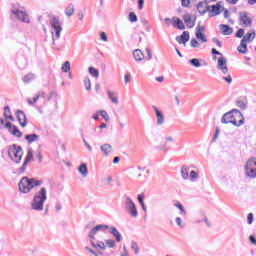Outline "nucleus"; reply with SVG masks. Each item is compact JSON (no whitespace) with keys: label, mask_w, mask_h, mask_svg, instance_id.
I'll list each match as a JSON object with an SVG mask.
<instances>
[{"label":"nucleus","mask_w":256,"mask_h":256,"mask_svg":"<svg viewBox=\"0 0 256 256\" xmlns=\"http://www.w3.org/2000/svg\"><path fill=\"white\" fill-rule=\"evenodd\" d=\"M221 123H223V125L231 123L234 127H241V125H244L245 123V117L239 109L234 108L223 114Z\"/></svg>","instance_id":"nucleus-1"},{"label":"nucleus","mask_w":256,"mask_h":256,"mask_svg":"<svg viewBox=\"0 0 256 256\" xmlns=\"http://www.w3.org/2000/svg\"><path fill=\"white\" fill-rule=\"evenodd\" d=\"M41 185H43V180L24 176L18 183V189L20 193L27 195V193H31L35 187H41Z\"/></svg>","instance_id":"nucleus-2"},{"label":"nucleus","mask_w":256,"mask_h":256,"mask_svg":"<svg viewBox=\"0 0 256 256\" xmlns=\"http://www.w3.org/2000/svg\"><path fill=\"white\" fill-rule=\"evenodd\" d=\"M47 201V188L42 187L39 191L35 192L33 199L30 203L32 211H43Z\"/></svg>","instance_id":"nucleus-3"},{"label":"nucleus","mask_w":256,"mask_h":256,"mask_svg":"<svg viewBox=\"0 0 256 256\" xmlns=\"http://www.w3.org/2000/svg\"><path fill=\"white\" fill-rule=\"evenodd\" d=\"M8 157L13 161V163H16V165H19L21 163V159H23V147L12 144L8 148Z\"/></svg>","instance_id":"nucleus-4"},{"label":"nucleus","mask_w":256,"mask_h":256,"mask_svg":"<svg viewBox=\"0 0 256 256\" xmlns=\"http://www.w3.org/2000/svg\"><path fill=\"white\" fill-rule=\"evenodd\" d=\"M255 32H248L245 36H243L240 41V45L238 46V52L242 55H246L247 53V43H251L255 39Z\"/></svg>","instance_id":"nucleus-5"},{"label":"nucleus","mask_w":256,"mask_h":256,"mask_svg":"<svg viewBox=\"0 0 256 256\" xmlns=\"http://www.w3.org/2000/svg\"><path fill=\"white\" fill-rule=\"evenodd\" d=\"M124 209L134 218L139 217V212L137 211V206L135 205V202H133V199L131 197L126 196L125 202H124Z\"/></svg>","instance_id":"nucleus-6"},{"label":"nucleus","mask_w":256,"mask_h":256,"mask_svg":"<svg viewBox=\"0 0 256 256\" xmlns=\"http://www.w3.org/2000/svg\"><path fill=\"white\" fill-rule=\"evenodd\" d=\"M245 174L247 177H250V179H256V158L252 157L244 166Z\"/></svg>","instance_id":"nucleus-7"},{"label":"nucleus","mask_w":256,"mask_h":256,"mask_svg":"<svg viewBox=\"0 0 256 256\" xmlns=\"http://www.w3.org/2000/svg\"><path fill=\"white\" fill-rule=\"evenodd\" d=\"M12 7L13 9L10 10V13L12 15H15L18 21H22V23H31V20L29 19V15H27V12L15 8V4H13Z\"/></svg>","instance_id":"nucleus-8"},{"label":"nucleus","mask_w":256,"mask_h":256,"mask_svg":"<svg viewBox=\"0 0 256 256\" xmlns=\"http://www.w3.org/2000/svg\"><path fill=\"white\" fill-rule=\"evenodd\" d=\"M240 25L243 27H251L253 25V19L249 17V12L241 11L238 13Z\"/></svg>","instance_id":"nucleus-9"},{"label":"nucleus","mask_w":256,"mask_h":256,"mask_svg":"<svg viewBox=\"0 0 256 256\" xmlns=\"http://www.w3.org/2000/svg\"><path fill=\"white\" fill-rule=\"evenodd\" d=\"M50 25L52 29H54L56 39H60L61 31H63V27H61V22H59V17H53L50 20Z\"/></svg>","instance_id":"nucleus-10"},{"label":"nucleus","mask_w":256,"mask_h":256,"mask_svg":"<svg viewBox=\"0 0 256 256\" xmlns=\"http://www.w3.org/2000/svg\"><path fill=\"white\" fill-rule=\"evenodd\" d=\"M5 129H8V132L14 137H17L18 139H21V137H23V132H21V130H19V127L11 122L5 123Z\"/></svg>","instance_id":"nucleus-11"},{"label":"nucleus","mask_w":256,"mask_h":256,"mask_svg":"<svg viewBox=\"0 0 256 256\" xmlns=\"http://www.w3.org/2000/svg\"><path fill=\"white\" fill-rule=\"evenodd\" d=\"M33 159H34L33 150L28 149L26 157L24 159V162H23L22 166L18 169L19 175H23V173H25V169H27V165H29V163H31V161H33Z\"/></svg>","instance_id":"nucleus-12"},{"label":"nucleus","mask_w":256,"mask_h":256,"mask_svg":"<svg viewBox=\"0 0 256 256\" xmlns=\"http://www.w3.org/2000/svg\"><path fill=\"white\" fill-rule=\"evenodd\" d=\"M196 9L200 15H205V13H209V15L211 14V6H209V2L207 0L200 1L197 4Z\"/></svg>","instance_id":"nucleus-13"},{"label":"nucleus","mask_w":256,"mask_h":256,"mask_svg":"<svg viewBox=\"0 0 256 256\" xmlns=\"http://www.w3.org/2000/svg\"><path fill=\"white\" fill-rule=\"evenodd\" d=\"M217 69L219 71H222L224 75H227V73H229V68L227 67V59L225 57L221 56L218 58Z\"/></svg>","instance_id":"nucleus-14"},{"label":"nucleus","mask_w":256,"mask_h":256,"mask_svg":"<svg viewBox=\"0 0 256 256\" xmlns=\"http://www.w3.org/2000/svg\"><path fill=\"white\" fill-rule=\"evenodd\" d=\"M16 118L20 127H27V115H25V112L23 110H16Z\"/></svg>","instance_id":"nucleus-15"},{"label":"nucleus","mask_w":256,"mask_h":256,"mask_svg":"<svg viewBox=\"0 0 256 256\" xmlns=\"http://www.w3.org/2000/svg\"><path fill=\"white\" fill-rule=\"evenodd\" d=\"M182 19L188 29H193V27H195V21H197V17L194 16L193 19V17H191V14L186 13L182 16Z\"/></svg>","instance_id":"nucleus-16"},{"label":"nucleus","mask_w":256,"mask_h":256,"mask_svg":"<svg viewBox=\"0 0 256 256\" xmlns=\"http://www.w3.org/2000/svg\"><path fill=\"white\" fill-rule=\"evenodd\" d=\"M152 109L156 115V125L161 126L163 125V123H165V115H163V112H161V110H159V108H157V106L153 105Z\"/></svg>","instance_id":"nucleus-17"},{"label":"nucleus","mask_w":256,"mask_h":256,"mask_svg":"<svg viewBox=\"0 0 256 256\" xmlns=\"http://www.w3.org/2000/svg\"><path fill=\"white\" fill-rule=\"evenodd\" d=\"M205 26H197L196 27V38L201 41L202 43H207V37L205 36Z\"/></svg>","instance_id":"nucleus-18"},{"label":"nucleus","mask_w":256,"mask_h":256,"mask_svg":"<svg viewBox=\"0 0 256 256\" xmlns=\"http://www.w3.org/2000/svg\"><path fill=\"white\" fill-rule=\"evenodd\" d=\"M109 233L113 235L117 243H121L123 241V236L121 235V232L117 230L115 226H112L109 228Z\"/></svg>","instance_id":"nucleus-19"},{"label":"nucleus","mask_w":256,"mask_h":256,"mask_svg":"<svg viewBox=\"0 0 256 256\" xmlns=\"http://www.w3.org/2000/svg\"><path fill=\"white\" fill-rule=\"evenodd\" d=\"M190 39L189 31H184L180 36H176V41L179 45H185Z\"/></svg>","instance_id":"nucleus-20"},{"label":"nucleus","mask_w":256,"mask_h":256,"mask_svg":"<svg viewBox=\"0 0 256 256\" xmlns=\"http://www.w3.org/2000/svg\"><path fill=\"white\" fill-rule=\"evenodd\" d=\"M217 15H221V3L219 2L211 6L209 17H217Z\"/></svg>","instance_id":"nucleus-21"},{"label":"nucleus","mask_w":256,"mask_h":256,"mask_svg":"<svg viewBox=\"0 0 256 256\" xmlns=\"http://www.w3.org/2000/svg\"><path fill=\"white\" fill-rule=\"evenodd\" d=\"M100 150L102 151L104 157H109V154L113 151V146L109 143H105L100 146Z\"/></svg>","instance_id":"nucleus-22"},{"label":"nucleus","mask_w":256,"mask_h":256,"mask_svg":"<svg viewBox=\"0 0 256 256\" xmlns=\"http://www.w3.org/2000/svg\"><path fill=\"white\" fill-rule=\"evenodd\" d=\"M220 30L223 35H233V28L227 24H220Z\"/></svg>","instance_id":"nucleus-23"},{"label":"nucleus","mask_w":256,"mask_h":256,"mask_svg":"<svg viewBox=\"0 0 256 256\" xmlns=\"http://www.w3.org/2000/svg\"><path fill=\"white\" fill-rule=\"evenodd\" d=\"M25 141H27L28 145H31V143H35V141H39V135L33 133V134H27L24 137Z\"/></svg>","instance_id":"nucleus-24"},{"label":"nucleus","mask_w":256,"mask_h":256,"mask_svg":"<svg viewBox=\"0 0 256 256\" xmlns=\"http://www.w3.org/2000/svg\"><path fill=\"white\" fill-rule=\"evenodd\" d=\"M133 57L135 61H143L145 59V54H143V51L141 49H136L133 51Z\"/></svg>","instance_id":"nucleus-25"},{"label":"nucleus","mask_w":256,"mask_h":256,"mask_svg":"<svg viewBox=\"0 0 256 256\" xmlns=\"http://www.w3.org/2000/svg\"><path fill=\"white\" fill-rule=\"evenodd\" d=\"M172 26L176 29H179L180 31H183L185 29V23H183V20H181V18H176L172 22Z\"/></svg>","instance_id":"nucleus-26"},{"label":"nucleus","mask_w":256,"mask_h":256,"mask_svg":"<svg viewBox=\"0 0 256 256\" xmlns=\"http://www.w3.org/2000/svg\"><path fill=\"white\" fill-rule=\"evenodd\" d=\"M90 245L94 249H102V251H105V249H107V246L105 245V242H103V241H98L97 243H95L93 240H90Z\"/></svg>","instance_id":"nucleus-27"},{"label":"nucleus","mask_w":256,"mask_h":256,"mask_svg":"<svg viewBox=\"0 0 256 256\" xmlns=\"http://www.w3.org/2000/svg\"><path fill=\"white\" fill-rule=\"evenodd\" d=\"M78 171L82 175V177H87V175H89V169L87 168V164H85V163H82L78 167Z\"/></svg>","instance_id":"nucleus-28"},{"label":"nucleus","mask_w":256,"mask_h":256,"mask_svg":"<svg viewBox=\"0 0 256 256\" xmlns=\"http://www.w3.org/2000/svg\"><path fill=\"white\" fill-rule=\"evenodd\" d=\"M107 95H108V99H110L111 102L114 103V105H119V98L115 96L116 95L115 92L108 90Z\"/></svg>","instance_id":"nucleus-29"},{"label":"nucleus","mask_w":256,"mask_h":256,"mask_svg":"<svg viewBox=\"0 0 256 256\" xmlns=\"http://www.w3.org/2000/svg\"><path fill=\"white\" fill-rule=\"evenodd\" d=\"M3 115L6 120L9 119V121H15V118L13 117V115H11V108L9 106L4 107Z\"/></svg>","instance_id":"nucleus-30"},{"label":"nucleus","mask_w":256,"mask_h":256,"mask_svg":"<svg viewBox=\"0 0 256 256\" xmlns=\"http://www.w3.org/2000/svg\"><path fill=\"white\" fill-rule=\"evenodd\" d=\"M19 69H25L27 67V59L25 57H20L16 61Z\"/></svg>","instance_id":"nucleus-31"},{"label":"nucleus","mask_w":256,"mask_h":256,"mask_svg":"<svg viewBox=\"0 0 256 256\" xmlns=\"http://www.w3.org/2000/svg\"><path fill=\"white\" fill-rule=\"evenodd\" d=\"M23 83L29 84L32 81H35V74L33 73H29L26 74L23 78H22Z\"/></svg>","instance_id":"nucleus-32"},{"label":"nucleus","mask_w":256,"mask_h":256,"mask_svg":"<svg viewBox=\"0 0 256 256\" xmlns=\"http://www.w3.org/2000/svg\"><path fill=\"white\" fill-rule=\"evenodd\" d=\"M73 13H75V6H73V4H68L65 9V15H67V17H73Z\"/></svg>","instance_id":"nucleus-33"},{"label":"nucleus","mask_w":256,"mask_h":256,"mask_svg":"<svg viewBox=\"0 0 256 256\" xmlns=\"http://www.w3.org/2000/svg\"><path fill=\"white\" fill-rule=\"evenodd\" d=\"M181 176L184 181H187V179H189V168H187V166H182Z\"/></svg>","instance_id":"nucleus-34"},{"label":"nucleus","mask_w":256,"mask_h":256,"mask_svg":"<svg viewBox=\"0 0 256 256\" xmlns=\"http://www.w3.org/2000/svg\"><path fill=\"white\" fill-rule=\"evenodd\" d=\"M88 71L92 77H95L96 79L99 78V70L93 66H90L88 68Z\"/></svg>","instance_id":"nucleus-35"},{"label":"nucleus","mask_w":256,"mask_h":256,"mask_svg":"<svg viewBox=\"0 0 256 256\" xmlns=\"http://www.w3.org/2000/svg\"><path fill=\"white\" fill-rule=\"evenodd\" d=\"M236 107H239V109H242V111H245V109H247V102L243 101V100H236Z\"/></svg>","instance_id":"nucleus-36"},{"label":"nucleus","mask_w":256,"mask_h":256,"mask_svg":"<svg viewBox=\"0 0 256 256\" xmlns=\"http://www.w3.org/2000/svg\"><path fill=\"white\" fill-rule=\"evenodd\" d=\"M189 63L190 65H192V67H196V68L201 67V60H199V58L190 59Z\"/></svg>","instance_id":"nucleus-37"},{"label":"nucleus","mask_w":256,"mask_h":256,"mask_svg":"<svg viewBox=\"0 0 256 256\" xmlns=\"http://www.w3.org/2000/svg\"><path fill=\"white\" fill-rule=\"evenodd\" d=\"M95 227L98 232L102 231L103 233H105L107 229H110L109 225H106V224H98Z\"/></svg>","instance_id":"nucleus-38"},{"label":"nucleus","mask_w":256,"mask_h":256,"mask_svg":"<svg viewBox=\"0 0 256 256\" xmlns=\"http://www.w3.org/2000/svg\"><path fill=\"white\" fill-rule=\"evenodd\" d=\"M97 233H99V232H98L97 228L94 226V227L90 230V233L88 234V237H89L90 241L95 240V235H97Z\"/></svg>","instance_id":"nucleus-39"},{"label":"nucleus","mask_w":256,"mask_h":256,"mask_svg":"<svg viewBox=\"0 0 256 256\" xmlns=\"http://www.w3.org/2000/svg\"><path fill=\"white\" fill-rule=\"evenodd\" d=\"M81 137L85 147L88 149L90 153H93V147H91L89 142H87V140L85 139V134L81 133Z\"/></svg>","instance_id":"nucleus-40"},{"label":"nucleus","mask_w":256,"mask_h":256,"mask_svg":"<svg viewBox=\"0 0 256 256\" xmlns=\"http://www.w3.org/2000/svg\"><path fill=\"white\" fill-rule=\"evenodd\" d=\"M62 71L64 73H69L71 71V63L69 61L64 62L62 65Z\"/></svg>","instance_id":"nucleus-41"},{"label":"nucleus","mask_w":256,"mask_h":256,"mask_svg":"<svg viewBox=\"0 0 256 256\" xmlns=\"http://www.w3.org/2000/svg\"><path fill=\"white\" fill-rule=\"evenodd\" d=\"M128 20L130 21V23H137V14H135V12H130L128 15Z\"/></svg>","instance_id":"nucleus-42"},{"label":"nucleus","mask_w":256,"mask_h":256,"mask_svg":"<svg viewBox=\"0 0 256 256\" xmlns=\"http://www.w3.org/2000/svg\"><path fill=\"white\" fill-rule=\"evenodd\" d=\"M197 179H199V173H197L195 170H192L190 172V181H192V183H195Z\"/></svg>","instance_id":"nucleus-43"},{"label":"nucleus","mask_w":256,"mask_h":256,"mask_svg":"<svg viewBox=\"0 0 256 256\" xmlns=\"http://www.w3.org/2000/svg\"><path fill=\"white\" fill-rule=\"evenodd\" d=\"M175 207H177V209H179L180 215H186L187 214V211H185V207H183V204H181V202H177L175 204Z\"/></svg>","instance_id":"nucleus-44"},{"label":"nucleus","mask_w":256,"mask_h":256,"mask_svg":"<svg viewBox=\"0 0 256 256\" xmlns=\"http://www.w3.org/2000/svg\"><path fill=\"white\" fill-rule=\"evenodd\" d=\"M84 86L86 91H91V79L89 77L84 78Z\"/></svg>","instance_id":"nucleus-45"},{"label":"nucleus","mask_w":256,"mask_h":256,"mask_svg":"<svg viewBox=\"0 0 256 256\" xmlns=\"http://www.w3.org/2000/svg\"><path fill=\"white\" fill-rule=\"evenodd\" d=\"M131 249L134 251L135 255H139V245L137 244V242H131Z\"/></svg>","instance_id":"nucleus-46"},{"label":"nucleus","mask_w":256,"mask_h":256,"mask_svg":"<svg viewBox=\"0 0 256 256\" xmlns=\"http://www.w3.org/2000/svg\"><path fill=\"white\" fill-rule=\"evenodd\" d=\"M85 250L89 251V253H91L94 256H103V252L101 251L95 252V250L89 248L88 246L85 247Z\"/></svg>","instance_id":"nucleus-47"},{"label":"nucleus","mask_w":256,"mask_h":256,"mask_svg":"<svg viewBox=\"0 0 256 256\" xmlns=\"http://www.w3.org/2000/svg\"><path fill=\"white\" fill-rule=\"evenodd\" d=\"M40 97H41V95H35V97H33V100L28 98L27 99L28 105H35V103H37V101H39Z\"/></svg>","instance_id":"nucleus-48"},{"label":"nucleus","mask_w":256,"mask_h":256,"mask_svg":"<svg viewBox=\"0 0 256 256\" xmlns=\"http://www.w3.org/2000/svg\"><path fill=\"white\" fill-rule=\"evenodd\" d=\"M105 243L107 245V247H109V249H113L115 248V240L113 239H108V240H105Z\"/></svg>","instance_id":"nucleus-49"},{"label":"nucleus","mask_w":256,"mask_h":256,"mask_svg":"<svg viewBox=\"0 0 256 256\" xmlns=\"http://www.w3.org/2000/svg\"><path fill=\"white\" fill-rule=\"evenodd\" d=\"M243 35H245V29L239 28L235 34V37L241 39L242 37H244Z\"/></svg>","instance_id":"nucleus-50"},{"label":"nucleus","mask_w":256,"mask_h":256,"mask_svg":"<svg viewBox=\"0 0 256 256\" xmlns=\"http://www.w3.org/2000/svg\"><path fill=\"white\" fill-rule=\"evenodd\" d=\"M190 47H193V48L201 47V44H199V41H197V39L193 38L190 41Z\"/></svg>","instance_id":"nucleus-51"},{"label":"nucleus","mask_w":256,"mask_h":256,"mask_svg":"<svg viewBox=\"0 0 256 256\" xmlns=\"http://www.w3.org/2000/svg\"><path fill=\"white\" fill-rule=\"evenodd\" d=\"M181 6L189 9L191 7V0H181Z\"/></svg>","instance_id":"nucleus-52"},{"label":"nucleus","mask_w":256,"mask_h":256,"mask_svg":"<svg viewBox=\"0 0 256 256\" xmlns=\"http://www.w3.org/2000/svg\"><path fill=\"white\" fill-rule=\"evenodd\" d=\"M99 113H100L101 117H103V119L105 121H109V114H107V111L101 110Z\"/></svg>","instance_id":"nucleus-53"},{"label":"nucleus","mask_w":256,"mask_h":256,"mask_svg":"<svg viewBox=\"0 0 256 256\" xmlns=\"http://www.w3.org/2000/svg\"><path fill=\"white\" fill-rule=\"evenodd\" d=\"M147 53V61H151L153 59V53H151V49L146 48Z\"/></svg>","instance_id":"nucleus-54"},{"label":"nucleus","mask_w":256,"mask_h":256,"mask_svg":"<svg viewBox=\"0 0 256 256\" xmlns=\"http://www.w3.org/2000/svg\"><path fill=\"white\" fill-rule=\"evenodd\" d=\"M144 199H145V194L144 193L139 194L138 197H137V200H138L139 204L145 203Z\"/></svg>","instance_id":"nucleus-55"},{"label":"nucleus","mask_w":256,"mask_h":256,"mask_svg":"<svg viewBox=\"0 0 256 256\" xmlns=\"http://www.w3.org/2000/svg\"><path fill=\"white\" fill-rule=\"evenodd\" d=\"M248 225H253V213H249L247 216Z\"/></svg>","instance_id":"nucleus-56"},{"label":"nucleus","mask_w":256,"mask_h":256,"mask_svg":"<svg viewBox=\"0 0 256 256\" xmlns=\"http://www.w3.org/2000/svg\"><path fill=\"white\" fill-rule=\"evenodd\" d=\"M223 80L226 81V83H229V84L233 83V78L231 77V75L224 76Z\"/></svg>","instance_id":"nucleus-57"},{"label":"nucleus","mask_w":256,"mask_h":256,"mask_svg":"<svg viewBox=\"0 0 256 256\" xmlns=\"http://www.w3.org/2000/svg\"><path fill=\"white\" fill-rule=\"evenodd\" d=\"M219 133H220L219 127H216L215 134L213 136L212 141H217V137H219Z\"/></svg>","instance_id":"nucleus-58"},{"label":"nucleus","mask_w":256,"mask_h":256,"mask_svg":"<svg viewBox=\"0 0 256 256\" xmlns=\"http://www.w3.org/2000/svg\"><path fill=\"white\" fill-rule=\"evenodd\" d=\"M212 41L217 45V47H223V44L220 42L218 38H213Z\"/></svg>","instance_id":"nucleus-59"},{"label":"nucleus","mask_w":256,"mask_h":256,"mask_svg":"<svg viewBox=\"0 0 256 256\" xmlns=\"http://www.w3.org/2000/svg\"><path fill=\"white\" fill-rule=\"evenodd\" d=\"M120 256H129V251H127V246H123V252L120 254Z\"/></svg>","instance_id":"nucleus-60"},{"label":"nucleus","mask_w":256,"mask_h":256,"mask_svg":"<svg viewBox=\"0 0 256 256\" xmlns=\"http://www.w3.org/2000/svg\"><path fill=\"white\" fill-rule=\"evenodd\" d=\"M143 5H145V0H138V9L141 11L143 9Z\"/></svg>","instance_id":"nucleus-61"},{"label":"nucleus","mask_w":256,"mask_h":256,"mask_svg":"<svg viewBox=\"0 0 256 256\" xmlns=\"http://www.w3.org/2000/svg\"><path fill=\"white\" fill-rule=\"evenodd\" d=\"M249 241H250V243H252V245L256 246V238L254 235L249 236Z\"/></svg>","instance_id":"nucleus-62"},{"label":"nucleus","mask_w":256,"mask_h":256,"mask_svg":"<svg viewBox=\"0 0 256 256\" xmlns=\"http://www.w3.org/2000/svg\"><path fill=\"white\" fill-rule=\"evenodd\" d=\"M100 39H101L102 41H107V34H106L105 32H101V33H100Z\"/></svg>","instance_id":"nucleus-63"},{"label":"nucleus","mask_w":256,"mask_h":256,"mask_svg":"<svg viewBox=\"0 0 256 256\" xmlns=\"http://www.w3.org/2000/svg\"><path fill=\"white\" fill-rule=\"evenodd\" d=\"M175 221H176V225H178V227H180L181 229H183V226L181 225V217H177V218L175 219Z\"/></svg>","instance_id":"nucleus-64"}]
</instances>
